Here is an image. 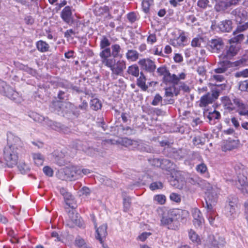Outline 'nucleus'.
Returning a JSON list of instances; mask_svg holds the SVG:
<instances>
[{
    "mask_svg": "<svg viewBox=\"0 0 248 248\" xmlns=\"http://www.w3.org/2000/svg\"><path fill=\"white\" fill-rule=\"evenodd\" d=\"M102 64L109 68L111 71L112 75L121 76L124 70L126 68V62L125 61L120 59L116 61L114 58L108 56L101 60Z\"/></svg>",
    "mask_w": 248,
    "mask_h": 248,
    "instance_id": "1",
    "label": "nucleus"
},
{
    "mask_svg": "<svg viewBox=\"0 0 248 248\" xmlns=\"http://www.w3.org/2000/svg\"><path fill=\"white\" fill-rule=\"evenodd\" d=\"M180 211L172 210L164 212L160 219L161 225L168 229L176 230L178 227L177 215H179Z\"/></svg>",
    "mask_w": 248,
    "mask_h": 248,
    "instance_id": "2",
    "label": "nucleus"
},
{
    "mask_svg": "<svg viewBox=\"0 0 248 248\" xmlns=\"http://www.w3.org/2000/svg\"><path fill=\"white\" fill-rule=\"evenodd\" d=\"M19 151V148L17 146L13 147L12 145H7L5 147L3 155L8 167L12 168L16 165Z\"/></svg>",
    "mask_w": 248,
    "mask_h": 248,
    "instance_id": "3",
    "label": "nucleus"
},
{
    "mask_svg": "<svg viewBox=\"0 0 248 248\" xmlns=\"http://www.w3.org/2000/svg\"><path fill=\"white\" fill-rule=\"evenodd\" d=\"M238 199L235 197L228 198V203L224 208V214L230 219H233L237 216L236 208H237Z\"/></svg>",
    "mask_w": 248,
    "mask_h": 248,
    "instance_id": "4",
    "label": "nucleus"
},
{
    "mask_svg": "<svg viewBox=\"0 0 248 248\" xmlns=\"http://www.w3.org/2000/svg\"><path fill=\"white\" fill-rule=\"evenodd\" d=\"M237 176V181L236 182L237 187L241 190L242 192L245 194H248V183L247 178L244 174V167L241 165V168L237 170L236 167L235 168Z\"/></svg>",
    "mask_w": 248,
    "mask_h": 248,
    "instance_id": "5",
    "label": "nucleus"
},
{
    "mask_svg": "<svg viewBox=\"0 0 248 248\" xmlns=\"http://www.w3.org/2000/svg\"><path fill=\"white\" fill-rule=\"evenodd\" d=\"M240 49V45L237 43L230 42L229 46H227L225 50L219 56L220 60H227L235 56Z\"/></svg>",
    "mask_w": 248,
    "mask_h": 248,
    "instance_id": "6",
    "label": "nucleus"
},
{
    "mask_svg": "<svg viewBox=\"0 0 248 248\" xmlns=\"http://www.w3.org/2000/svg\"><path fill=\"white\" fill-rule=\"evenodd\" d=\"M224 43L220 38L212 39L207 44V49L212 53H219L224 50Z\"/></svg>",
    "mask_w": 248,
    "mask_h": 248,
    "instance_id": "7",
    "label": "nucleus"
},
{
    "mask_svg": "<svg viewBox=\"0 0 248 248\" xmlns=\"http://www.w3.org/2000/svg\"><path fill=\"white\" fill-rule=\"evenodd\" d=\"M211 189H207L205 193V207L207 210H212L217 202V194L216 190L211 187Z\"/></svg>",
    "mask_w": 248,
    "mask_h": 248,
    "instance_id": "8",
    "label": "nucleus"
},
{
    "mask_svg": "<svg viewBox=\"0 0 248 248\" xmlns=\"http://www.w3.org/2000/svg\"><path fill=\"white\" fill-rule=\"evenodd\" d=\"M92 221L94 223V225L96 229V235L95 236L96 238L98 239L100 242L102 244L104 248H108V247H105L103 244V239L106 238L107 235V224H103L101 225L99 227L97 228V224L95 220V217L92 215L91 216Z\"/></svg>",
    "mask_w": 248,
    "mask_h": 248,
    "instance_id": "9",
    "label": "nucleus"
},
{
    "mask_svg": "<svg viewBox=\"0 0 248 248\" xmlns=\"http://www.w3.org/2000/svg\"><path fill=\"white\" fill-rule=\"evenodd\" d=\"M0 93L12 100H15L18 95L17 92L1 80H0Z\"/></svg>",
    "mask_w": 248,
    "mask_h": 248,
    "instance_id": "10",
    "label": "nucleus"
},
{
    "mask_svg": "<svg viewBox=\"0 0 248 248\" xmlns=\"http://www.w3.org/2000/svg\"><path fill=\"white\" fill-rule=\"evenodd\" d=\"M110 45V42L105 36H103L100 43V47L102 50L100 52L99 56L101 60L105 59L107 56H110L111 49L109 47Z\"/></svg>",
    "mask_w": 248,
    "mask_h": 248,
    "instance_id": "11",
    "label": "nucleus"
},
{
    "mask_svg": "<svg viewBox=\"0 0 248 248\" xmlns=\"http://www.w3.org/2000/svg\"><path fill=\"white\" fill-rule=\"evenodd\" d=\"M247 29H248V22L239 25L236 30L233 32L234 36L231 39L230 42L238 44V43L242 41L244 38V36L240 33Z\"/></svg>",
    "mask_w": 248,
    "mask_h": 248,
    "instance_id": "12",
    "label": "nucleus"
},
{
    "mask_svg": "<svg viewBox=\"0 0 248 248\" xmlns=\"http://www.w3.org/2000/svg\"><path fill=\"white\" fill-rule=\"evenodd\" d=\"M64 172L66 178L70 181L78 179L81 174V170L76 166L66 167L64 169Z\"/></svg>",
    "mask_w": 248,
    "mask_h": 248,
    "instance_id": "13",
    "label": "nucleus"
},
{
    "mask_svg": "<svg viewBox=\"0 0 248 248\" xmlns=\"http://www.w3.org/2000/svg\"><path fill=\"white\" fill-rule=\"evenodd\" d=\"M233 102L236 106V111L240 115L248 116V105L245 104L241 99L234 97Z\"/></svg>",
    "mask_w": 248,
    "mask_h": 248,
    "instance_id": "14",
    "label": "nucleus"
},
{
    "mask_svg": "<svg viewBox=\"0 0 248 248\" xmlns=\"http://www.w3.org/2000/svg\"><path fill=\"white\" fill-rule=\"evenodd\" d=\"M209 243L213 248H219L223 247L225 243V239L218 234L210 235L209 237Z\"/></svg>",
    "mask_w": 248,
    "mask_h": 248,
    "instance_id": "15",
    "label": "nucleus"
},
{
    "mask_svg": "<svg viewBox=\"0 0 248 248\" xmlns=\"http://www.w3.org/2000/svg\"><path fill=\"white\" fill-rule=\"evenodd\" d=\"M231 14L235 17L236 22L240 24L246 19L247 12L242 8H237L232 11Z\"/></svg>",
    "mask_w": 248,
    "mask_h": 248,
    "instance_id": "16",
    "label": "nucleus"
},
{
    "mask_svg": "<svg viewBox=\"0 0 248 248\" xmlns=\"http://www.w3.org/2000/svg\"><path fill=\"white\" fill-rule=\"evenodd\" d=\"M139 64L147 71L152 73L155 71L156 66L155 62L149 59H143L139 61Z\"/></svg>",
    "mask_w": 248,
    "mask_h": 248,
    "instance_id": "17",
    "label": "nucleus"
},
{
    "mask_svg": "<svg viewBox=\"0 0 248 248\" xmlns=\"http://www.w3.org/2000/svg\"><path fill=\"white\" fill-rule=\"evenodd\" d=\"M8 145H12L13 147L17 146L19 148L22 147V142L20 138L11 132L7 134Z\"/></svg>",
    "mask_w": 248,
    "mask_h": 248,
    "instance_id": "18",
    "label": "nucleus"
},
{
    "mask_svg": "<svg viewBox=\"0 0 248 248\" xmlns=\"http://www.w3.org/2000/svg\"><path fill=\"white\" fill-rule=\"evenodd\" d=\"M239 141L236 140H232L229 138L227 140L224 141L222 146V150L226 152L233 150L238 146Z\"/></svg>",
    "mask_w": 248,
    "mask_h": 248,
    "instance_id": "19",
    "label": "nucleus"
},
{
    "mask_svg": "<svg viewBox=\"0 0 248 248\" xmlns=\"http://www.w3.org/2000/svg\"><path fill=\"white\" fill-rule=\"evenodd\" d=\"M74 106L70 102H63L62 109L61 114L64 115V114L73 113L74 115L78 116L79 113L75 112L74 111Z\"/></svg>",
    "mask_w": 248,
    "mask_h": 248,
    "instance_id": "20",
    "label": "nucleus"
},
{
    "mask_svg": "<svg viewBox=\"0 0 248 248\" xmlns=\"http://www.w3.org/2000/svg\"><path fill=\"white\" fill-rule=\"evenodd\" d=\"M157 73L159 76H163V81L166 83H169L170 81L173 79L171 78V74L166 67L162 66L157 69Z\"/></svg>",
    "mask_w": 248,
    "mask_h": 248,
    "instance_id": "21",
    "label": "nucleus"
},
{
    "mask_svg": "<svg viewBox=\"0 0 248 248\" xmlns=\"http://www.w3.org/2000/svg\"><path fill=\"white\" fill-rule=\"evenodd\" d=\"M191 212L193 217V223L194 225L195 226H200L204 221L201 211L197 208H193Z\"/></svg>",
    "mask_w": 248,
    "mask_h": 248,
    "instance_id": "22",
    "label": "nucleus"
},
{
    "mask_svg": "<svg viewBox=\"0 0 248 248\" xmlns=\"http://www.w3.org/2000/svg\"><path fill=\"white\" fill-rule=\"evenodd\" d=\"M69 217L73 223L72 224H68L70 227H73L74 226H78V227L82 226L80 217L78 216L77 213H75L73 211L71 212L69 211Z\"/></svg>",
    "mask_w": 248,
    "mask_h": 248,
    "instance_id": "23",
    "label": "nucleus"
},
{
    "mask_svg": "<svg viewBox=\"0 0 248 248\" xmlns=\"http://www.w3.org/2000/svg\"><path fill=\"white\" fill-rule=\"evenodd\" d=\"M72 15L71 7L67 6L65 7L61 12V17L65 23L69 24L72 19Z\"/></svg>",
    "mask_w": 248,
    "mask_h": 248,
    "instance_id": "24",
    "label": "nucleus"
},
{
    "mask_svg": "<svg viewBox=\"0 0 248 248\" xmlns=\"http://www.w3.org/2000/svg\"><path fill=\"white\" fill-rule=\"evenodd\" d=\"M204 116L208 119V123L211 124H215V120H218L220 118V113L216 110L213 112L206 111L204 113Z\"/></svg>",
    "mask_w": 248,
    "mask_h": 248,
    "instance_id": "25",
    "label": "nucleus"
},
{
    "mask_svg": "<svg viewBox=\"0 0 248 248\" xmlns=\"http://www.w3.org/2000/svg\"><path fill=\"white\" fill-rule=\"evenodd\" d=\"M232 101H233L232 99L231 100L228 96H224L221 98V103L223 107L229 111L234 110L235 108V105Z\"/></svg>",
    "mask_w": 248,
    "mask_h": 248,
    "instance_id": "26",
    "label": "nucleus"
},
{
    "mask_svg": "<svg viewBox=\"0 0 248 248\" xmlns=\"http://www.w3.org/2000/svg\"><path fill=\"white\" fill-rule=\"evenodd\" d=\"M219 31L221 32H230L232 29V21L225 20L221 21L217 25Z\"/></svg>",
    "mask_w": 248,
    "mask_h": 248,
    "instance_id": "27",
    "label": "nucleus"
},
{
    "mask_svg": "<svg viewBox=\"0 0 248 248\" xmlns=\"http://www.w3.org/2000/svg\"><path fill=\"white\" fill-rule=\"evenodd\" d=\"M226 86L225 84H217L216 85L214 89L212 90V93H210L211 97L215 101L219 96L220 92L224 90Z\"/></svg>",
    "mask_w": 248,
    "mask_h": 248,
    "instance_id": "28",
    "label": "nucleus"
},
{
    "mask_svg": "<svg viewBox=\"0 0 248 248\" xmlns=\"http://www.w3.org/2000/svg\"><path fill=\"white\" fill-rule=\"evenodd\" d=\"M146 78L143 73L141 72L140 76L137 79V85L143 91H146L148 86L146 84Z\"/></svg>",
    "mask_w": 248,
    "mask_h": 248,
    "instance_id": "29",
    "label": "nucleus"
},
{
    "mask_svg": "<svg viewBox=\"0 0 248 248\" xmlns=\"http://www.w3.org/2000/svg\"><path fill=\"white\" fill-rule=\"evenodd\" d=\"M112 52H111V58H120L121 59L123 57V55L121 53V47L119 45L115 44H113L111 46Z\"/></svg>",
    "mask_w": 248,
    "mask_h": 248,
    "instance_id": "30",
    "label": "nucleus"
},
{
    "mask_svg": "<svg viewBox=\"0 0 248 248\" xmlns=\"http://www.w3.org/2000/svg\"><path fill=\"white\" fill-rule=\"evenodd\" d=\"M220 67L215 69V73L218 74L224 73L227 70L228 67L231 66V63L228 60H222V61L220 62Z\"/></svg>",
    "mask_w": 248,
    "mask_h": 248,
    "instance_id": "31",
    "label": "nucleus"
},
{
    "mask_svg": "<svg viewBox=\"0 0 248 248\" xmlns=\"http://www.w3.org/2000/svg\"><path fill=\"white\" fill-rule=\"evenodd\" d=\"M214 101L213 99L211 97L210 93H208L201 97L200 106L201 107H206L208 104L212 103Z\"/></svg>",
    "mask_w": 248,
    "mask_h": 248,
    "instance_id": "32",
    "label": "nucleus"
},
{
    "mask_svg": "<svg viewBox=\"0 0 248 248\" xmlns=\"http://www.w3.org/2000/svg\"><path fill=\"white\" fill-rule=\"evenodd\" d=\"M230 7L226 0L219 1L215 6L216 10L217 12H224L227 10Z\"/></svg>",
    "mask_w": 248,
    "mask_h": 248,
    "instance_id": "33",
    "label": "nucleus"
},
{
    "mask_svg": "<svg viewBox=\"0 0 248 248\" xmlns=\"http://www.w3.org/2000/svg\"><path fill=\"white\" fill-rule=\"evenodd\" d=\"M62 103L63 102L60 100L53 101L50 106L52 110L57 113L59 115H61L62 107Z\"/></svg>",
    "mask_w": 248,
    "mask_h": 248,
    "instance_id": "34",
    "label": "nucleus"
},
{
    "mask_svg": "<svg viewBox=\"0 0 248 248\" xmlns=\"http://www.w3.org/2000/svg\"><path fill=\"white\" fill-rule=\"evenodd\" d=\"M65 202L67 205L69 207L75 209L77 207V205L76 202L74 199L73 196L70 194H66L65 196Z\"/></svg>",
    "mask_w": 248,
    "mask_h": 248,
    "instance_id": "35",
    "label": "nucleus"
},
{
    "mask_svg": "<svg viewBox=\"0 0 248 248\" xmlns=\"http://www.w3.org/2000/svg\"><path fill=\"white\" fill-rule=\"evenodd\" d=\"M36 47L39 51L41 52H46L48 51L49 46L46 42L40 40L37 42Z\"/></svg>",
    "mask_w": 248,
    "mask_h": 248,
    "instance_id": "36",
    "label": "nucleus"
},
{
    "mask_svg": "<svg viewBox=\"0 0 248 248\" xmlns=\"http://www.w3.org/2000/svg\"><path fill=\"white\" fill-rule=\"evenodd\" d=\"M186 76V75L185 73H181L178 76L175 74L171 75V78H174V79L170 81L169 83H172L174 85H177L179 84L180 80L185 79Z\"/></svg>",
    "mask_w": 248,
    "mask_h": 248,
    "instance_id": "37",
    "label": "nucleus"
},
{
    "mask_svg": "<svg viewBox=\"0 0 248 248\" xmlns=\"http://www.w3.org/2000/svg\"><path fill=\"white\" fill-rule=\"evenodd\" d=\"M127 73L134 77H138L140 74L139 67L136 64L132 65L128 67Z\"/></svg>",
    "mask_w": 248,
    "mask_h": 248,
    "instance_id": "38",
    "label": "nucleus"
},
{
    "mask_svg": "<svg viewBox=\"0 0 248 248\" xmlns=\"http://www.w3.org/2000/svg\"><path fill=\"white\" fill-rule=\"evenodd\" d=\"M188 236L189 239L194 244H199L201 240L199 236L192 230L188 232Z\"/></svg>",
    "mask_w": 248,
    "mask_h": 248,
    "instance_id": "39",
    "label": "nucleus"
},
{
    "mask_svg": "<svg viewBox=\"0 0 248 248\" xmlns=\"http://www.w3.org/2000/svg\"><path fill=\"white\" fill-rule=\"evenodd\" d=\"M33 158L34 163L37 166H41L43 165L44 160V157L43 155L41 154H33Z\"/></svg>",
    "mask_w": 248,
    "mask_h": 248,
    "instance_id": "40",
    "label": "nucleus"
},
{
    "mask_svg": "<svg viewBox=\"0 0 248 248\" xmlns=\"http://www.w3.org/2000/svg\"><path fill=\"white\" fill-rule=\"evenodd\" d=\"M126 57L128 60L136 61L138 59L139 53L135 50H128L126 54Z\"/></svg>",
    "mask_w": 248,
    "mask_h": 248,
    "instance_id": "41",
    "label": "nucleus"
},
{
    "mask_svg": "<svg viewBox=\"0 0 248 248\" xmlns=\"http://www.w3.org/2000/svg\"><path fill=\"white\" fill-rule=\"evenodd\" d=\"M75 244L79 248H90L85 240L80 236H78L76 238Z\"/></svg>",
    "mask_w": 248,
    "mask_h": 248,
    "instance_id": "42",
    "label": "nucleus"
},
{
    "mask_svg": "<svg viewBox=\"0 0 248 248\" xmlns=\"http://www.w3.org/2000/svg\"><path fill=\"white\" fill-rule=\"evenodd\" d=\"M172 166L173 162H171L170 160L168 159H161V169L168 170L169 169H171Z\"/></svg>",
    "mask_w": 248,
    "mask_h": 248,
    "instance_id": "43",
    "label": "nucleus"
},
{
    "mask_svg": "<svg viewBox=\"0 0 248 248\" xmlns=\"http://www.w3.org/2000/svg\"><path fill=\"white\" fill-rule=\"evenodd\" d=\"M179 93V92L176 90L175 86L168 88L165 89V95L167 97H172L175 94L177 96Z\"/></svg>",
    "mask_w": 248,
    "mask_h": 248,
    "instance_id": "44",
    "label": "nucleus"
},
{
    "mask_svg": "<svg viewBox=\"0 0 248 248\" xmlns=\"http://www.w3.org/2000/svg\"><path fill=\"white\" fill-rule=\"evenodd\" d=\"M236 66L248 65V54L247 52L240 60L235 62Z\"/></svg>",
    "mask_w": 248,
    "mask_h": 248,
    "instance_id": "45",
    "label": "nucleus"
},
{
    "mask_svg": "<svg viewBox=\"0 0 248 248\" xmlns=\"http://www.w3.org/2000/svg\"><path fill=\"white\" fill-rule=\"evenodd\" d=\"M153 0H143L142 6L143 11L147 13L149 11L150 7L153 4Z\"/></svg>",
    "mask_w": 248,
    "mask_h": 248,
    "instance_id": "46",
    "label": "nucleus"
},
{
    "mask_svg": "<svg viewBox=\"0 0 248 248\" xmlns=\"http://www.w3.org/2000/svg\"><path fill=\"white\" fill-rule=\"evenodd\" d=\"M207 217L208 218L209 221L211 225H214V221L216 218V215L215 212L213 210V208L212 210H207Z\"/></svg>",
    "mask_w": 248,
    "mask_h": 248,
    "instance_id": "47",
    "label": "nucleus"
},
{
    "mask_svg": "<svg viewBox=\"0 0 248 248\" xmlns=\"http://www.w3.org/2000/svg\"><path fill=\"white\" fill-rule=\"evenodd\" d=\"M91 105L92 108L95 110L100 109L102 106L99 100L97 98H94L91 100Z\"/></svg>",
    "mask_w": 248,
    "mask_h": 248,
    "instance_id": "48",
    "label": "nucleus"
},
{
    "mask_svg": "<svg viewBox=\"0 0 248 248\" xmlns=\"http://www.w3.org/2000/svg\"><path fill=\"white\" fill-rule=\"evenodd\" d=\"M205 139L200 136H195L193 139V143L195 145H203L205 142Z\"/></svg>",
    "mask_w": 248,
    "mask_h": 248,
    "instance_id": "49",
    "label": "nucleus"
},
{
    "mask_svg": "<svg viewBox=\"0 0 248 248\" xmlns=\"http://www.w3.org/2000/svg\"><path fill=\"white\" fill-rule=\"evenodd\" d=\"M196 170L197 172L201 174H203L207 171V167L205 164L201 163L199 165H197Z\"/></svg>",
    "mask_w": 248,
    "mask_h": 248,
    "instance_id": "50",
    "label": "nucleus"
},
{
    "mask_svg": "<svg viewBox=\"0 0 248 248\" xmlns=\"http://www.w3.org/2000/svg\"><path fill=\"white\" fill-rule=\"evenodd\" d=\"M163 187V184L161 182H155L152 183L149 186V188L152 190L161 189Z\"/></svg>",
    "mask_w": 248,
    "mask_h": 248,
    "instance_id": "51",
    "label": "nucleus"
},
{
    "mask_svg": "<svg viewBox=\"0 0 248 248\" xmlns=\"http://www.w3.org/2000/svg\"><path fill=\"white\" fill-rule=\"evenodd\" d=\"M162 101V97H161V96L159 94H156L154 98L152 101L151 104L153 106H157L160 103L161 105H163Z\"/></svg>",
    "mask_w": 248,
    "mask_h": 248,
    "instance_id": "52",
    "label": "nucleus"
},
{
    "mask_svg": "<svg viewBox=\"0 0 248 248\" xmlns=\"http://www.w3.org/2000/svg\"><path fill=\"white\" fill-rule=\"evenodd\" d=\"M203 41L202 38H194L191 42V46L193 47H200Z\"/></svg>",
    "mask_w": 248,
    "mask_h": 248,
    "instance_id": "53",
    "label": "nucleus"
},
{
    "mask_svg": "<svg viewBox=\"0 0 248 248\" xmlns=\"http://www.w3.org/2000/svg\"><path fill=\"white\" fill-rule=\"evenodd\" d=\"M161 159L157 158H153L149 159L151 164L156 167L161 168Z\"/></svg>",
    "mask_w": 248,
    "mask_h": 248,
    "instance_id": "54",
    "label": "nucleus"
},
{
    "mask_svg": "<svg viewBox=\"0 0 248 248\" xmlns=\"http://www.w3.org/2000/svg\"><path fill=\"white\" fill-rule=\"evenodd\" d=\"M154 200L158 203L163 204L166 202V197L163 195H157L154 197Z\"/></svg>",
    "mask_w": 248,
    "mask_h": 248,
    "instance_id": "55",
    "label": "nucleus"
},
{
    "mask_svg": "<svg viewBox=\"0 0 248 248\" xmlns=\"http://www.w3.org/2000/svg\"><path fill=\"white\" fill-rule=\"evenodd\" d=\"M122 142L123 145L125 146H128L134 144H136V141L131 140L128 138H124L122 140Z\"/></svg>",
    "mask_w": 248,
    "mask_h": 248,
    "instance_id": "56",
    "label": "nucleus"
},
{
    "mask_svg": "<svg viewBox=\"0 0 248 248\" xmlns=\"http://www.w3.org/2000/svg\"><path fill=\"white\" fill-rule=\"evenodd\" d=\"M239 88L242 91L248 92V80L241 82Z\"/></svg>",
    "mask_w": 248,
    "mask_h": 248,
    "instance_id": "57",
    "label": "nucleus"
},
{
    "mask_svg": "<svg viewBox=\"0 0 248 248\" xmlns=\"http://www.w3.org/2000/svg\"><path fill=\"white\" fill-rule=\"evenodd\" d=\"M43 172L44 173L49 176L52 177L53 175V170L49 166H45L43 168Z\"/></svg>",
    "mask_w": 248,
    "mask_h": 248,
    "instance_id": "58",
    "label": "nucleus"
},
{
    "mask_svg": "<svg viewBox=\"0 0 248 248\" xmlns=\"http://www.w3.org/2000/svg\"><path fill=\"white\" fill-rule=\"evenodd\" d=\"M122 129L123 133L127 135H130L134 133V129L129 126H122Z\"/></svg>",
    "mask_w": 248,
    "mask_h": 248,
    "instance_id": "59",
    "label": "nucleus"
},
{
    "mask_svg": "<svg viewBox=\"0 0 248 248\" xmlns=\"http://www.w3.org/2000/svg\"><path fill=\"white\" fill-rule=\"evenodd\" d=\"M209 1L208 0H199L197 2V5L199 7L202 9H205Z\"/></svg>",
    "mask_w": 248,
    "mask_h": 248,
    "instance_id": "60",
    "label": "nucleus"
},
{
    "mask_svg": "<svg viewBox=\"0 0 248 248\" xmlns=\"http://www.w3.org/2000/svg\"><path fill=\"white\" fill-rule=\"evenodd\" d=\"M188 23L192 24L194 25L197 24V18L194 15H190L186 17Z\"/></svg>",
    "mask_w": 248,
    "mask_h": 248,
    "instance_id": "61",
    "label": "nucleus"
},
{
    "mask_svg": "<svg viewBox=\"0 0 248 248\" xmlns=\"http://www.w3.org/2000/svg\"><path fill=\"white\" fill-rule=\"evenodd\" d=\"M80 195L88 196L91 193V190L87 187L84 186L80 190Z\"/></svg>",
    "mask_w": 248,
    "mask_h": 248,
    "instance_id": "62",
    "label": "nucleus"
},
{
    "mask_svg": "<svg viewBox=\"0 0 248 248\" xmlns=\"http://www.w3.org/2000/svg\"><path fill=\"white\" fill-rule=\"evenodd\" d=\"M186 41V37L184 35H180L176 39L177 45L181 46L184 45V43Z\"/></svg>",
    "mask_w": 248,
    "mask_h": 248,
    "instance_id": "63",
    "label": "nucleus"
},
{
    "mask_svg": "<svg viewBox=\"0 0 248 248\" xmlns=\"http://www.w3.org/2000/svg\"><path fill=\"white\" fill-rule=\"evenodd\" d=\"M236 77H248V69H246L242 71H239L236 74Z\"/></svg>",
    "mask_w": 248,
    "mask_h": 248,
    "instance_id": "64",
    "label": "nucleus"
}]
</instances>
